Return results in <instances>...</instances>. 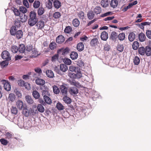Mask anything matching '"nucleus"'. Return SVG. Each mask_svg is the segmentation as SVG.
I'll return each instance as SVG.
<instances>
[{
    "label": "nucleus",
    "mask_w": 151,
    "mask_h": 151,
    "mask_svg": "<svg viewBox=\"0 0 151 151\" xmlns=\"http://www.w3.org/2000/svg\"><path fill=\"white\" fill-rule=\"evenodd\" d=\"M61 91L63 95H66L67 93V88L65 86V84L60 86V87Z\"/></svg>",
    "instance_id": "nucleus-5"
},
{
    "label": "nucleus",
    "mask_w": 151,
    "mask_h": 151,
    "mask_svg": "<svg viewBox=\"0 0 151 151\" xmlns=\"http://www.w3.org/2000/svg\"><path fill=\"white\" fill-rule=\"evenodd\" d=\"M70 55V58L72 60L76 59L78 57V53L75 52H72Z\"/></svg>",
    "instance_id": "nucleus-30"
},
{
    "label": "nucleus",
    "mask_w": 151,
    "mask_h": 151,
    "mask_svg": "<svg viewBox=\"0 0 151 151\" xmlns=\"http://www.w3.org/2000/svg\"><path fill=\"white\" fill-rule=\"evenodd\" d=\"M69 70L70 71L74 72L75 73H76L77 70H78V68H76L75 66L71 65L69 66Z\"/></svg>",
    "instance_id": "nucleus-45"
},
{
    "label": "nucleus",
    "mask_w": 151,
    "mask_h": 151,
    "mask_svg": "<svg viewBox=\"0 0 151 151\" xmlns=\"http://www.w3.org/2000/svg\"><path fill=\"white\" fill-rule=\"evenodd\" d=\"M118 1L117 0H111L110 2V6L113 8H116L118 5Z\"/></svg>",
    "instance_id": "nucleus-14"
},
{
    "label": "nucleus",
    "mask_w": 151,
    "mask_h": 151,
    "mask_svg": "<svg viewBox=\"0 0 151 151\" xmlns=\"http://www.w3.org/2000/svg\"><path fill=\"white\" fill-rule=\"evenodd\" d=\"M139 39L141 42H144L145 40L146 37L145 35L143 33H141L139 35Z\"/></svg>",
    "instance_id": "nucleus-18"
},
{
    "label": "nucleus",
    "mask_w": 151,
    "mask_h": 151,
    "mask_svg": "<svg viewBox=\"0 0 151 151\" xmlns=\"http://www.w3.org/2000/svg\"><path fill=\"white\" fill-rule=\"evenodd\" d=\"M60 70L63 72L66 71L68 69L67 66L64 64H60Z\"/></svg>",
    "instance_id": "nucleus-25"
},
{
    "label": "nucleus",
    "mask_w": 151,
    "mask_h": 151,
    "mask_svg": "<svg viewBox=\"0 0 151 151\" xmlns=\"http://www.w3.org/2000/svg\"><path fill=\"white\" fill-rule=\"evenodd\" d=\"M98 40L97 38H94L92 39L90 42V45L91 46H94L98 43Z\"/></svg>",
    "instance_id": "nucleus-21"
},
{
    "label": "nucleus",
    "mask_w": 151,
    "mask_h": 151,
    "mask_svg": "<svg viewBox=\"0 0 151 151\" xmlns=\"http://www.w3.org/2000/svg\"><path fill=\"white\" fill-rule=\"evenodd\" d=\"M118 37L119 39L120 40L123 41L125 38V34L123 33H121L119 35Z\"/></svg>",
    "instance_id": "nucleus-51"
},
{
    "label": "nucleus",
    "mask_w": 151,
    "mask_h": 151,
    "mask_svg": "<svg viewBox=\"0 0 151 151\" xmlns=\"http://www.w3.org/2000/svg\"><path fill=\"white\" fill-rule=\"evenodd\" d=\"M63 101L64 102L67 104H70L71 103V99L69 97L65 96L63 98Z\"/></svg>",
    "instance_id": "nucleus-39"
},
{
    "label": "nucleus",
    "mask_w": 151,
    "mask_h": 151,
    "mask_svg": "<svg viewBox=\"0 0 151 151\" xmlns=\"http://www.w3.org/2000/svg\"><path fill=\"white\" fill-rule=\"evenodd\" d=\"M72 28L71 27L68 26L66 27L64 29V32L66 33H69L72 31Z\"/></svg>",
    "instance_id": "nucleus-56"
},
{
    "label": "nucleus",
    "mask_w": 151,
    "mask_h": 151,
    "mask_svg": "<svg viewBox=\"0 0 151 151\" xmlns=\"http://www.w3.org/2000/svg\"><path fill=\"white\" fill-rule=\"evenodd\" d=\"M53 5L55 8L58 9L61 6V2L58 0H56L54 2Z\"/></svg>",
    "instance_id": "nucleus-22"
},
{
    "label": "nucleus",
    "mask_w": 151,
    "mask_h": 151,
    "mask_svg": "<svg viewBox=\"0 0 151 151\" xmlns=\"http://www.w3.org/2000/svg\"><path fill=\"white\" fill-rule=\"evenodd\" d=\"M69 52V49L67 47L65 49L62 48L59 49L58 50V53H62V55H65L68 54Z\"/></svg>",
    "instance_id": "nucleus-4"
},
{
    "label": "nucleus",
    "mask_w": 151,
    "mask_h": 151,
    "mask_svg": "<svg viewBox=\"0 0 151 151\" xmlns=\"http://www.w3.org/2000/svg\"><path fill=\"white\" fill-rule=\"evenodd\" d=\"M33 96L36 99H39L40 97V95L39 93L37 91H34L32 92Z\"/></svg>",
    "instance_id": "nucleus-33"
},
{
    "label": "nucleus",
    "mask_w": 151,
    "mask_h": 151,
    "mask_svg": "<svg viewBox=\"0 0 151 151\" xmlns=\"http://www.w3.org/2000/svg\"><path fill=\"white\" fill-rule=\"evenodd\" d=\"M25 47L24 45L23 44H20L18 48L19 52L21 53H23L25 50Z\"/></svg>",
    "instance_id": "nucleus-29"
},
{
    "label": "nucleus",
    "mask_w": 151,
    "mask_h": 151,
    "mask_svg": "<svg viewBox=\"0 0 151 151\" xmlns=\"http://www.w3.org/2000/svg\"><path fill=\"white\" fill-rule=\"evenodd\" d=\"M15 95L13 93H10L9 95L8 99L11 101H14L15 99Z\"/></svg>",
    "instance_id": "nucleus-43"
},
{
    "label": "nucleus",
    "mask_w": 151,
    "mask_h": 151,
    "mask_svg": "<svg viewBox=\"0 0 151 151\" xmlns=\"http://www.w3.org/2000/svg\"><path fill=\"white\" fill-rule=\"evenodd\" d=\"M21 22L20 20L16 19L15 21L14 25L15 26V27L18 28L21 26Z\"/></svg>",
    "instance_id": "nucleus-61"
},
{
    "label": "nucleus",
    "mask_w": 151,
    "mask_h": 151,
    "mask_svg": "<svg viewBox=\"0 0 151 151\" xmlns=\"http://www.w3.org/2000/svg\"><path fill=\"white\" fill-rule=\"evenodd\" d=\"M12 113L14 114H17L18 110L16 107L12 106L11 109Z\"/></svg>",
    "instance_id": "nucleus-58"
},
{
    "label": "nucleus",
    "mask_w": 151,
    "mask_h": 151,
    "mask_svg": "<svg viewBox=\"0 0 151 151\" xmlns=\"http://www.w3.org/2000/svg\"><path fill=\"white\" fill-rule=\"evenodd\" d=\"M48 89L47 88L45 90H43L42 91V95H50V93L48 92Z\"/></svg>",
    "instance_id": "nucleus-55"
},
{
    "label": "nucleus",
    "mask_w": 151,
    "mask_h": 151,
    "mask_svg": "<svg viewBox=\"0 0 151 151\" xmlns=\"http://www.w3.org/2000/svg\"><path fill=\"white\" fill-rule=\"evenodd\" d=\"M32 51V57H35L38 55V52L36 49L34 48Z\"/></svg>",
    "instance_id": "nucleus-46"
},
{
    "label": "nucleus",
    "mask_w": 151,
    "mask_h": 151,
    "mask_svg": "<svg viewBox=\"0 0 151 151\" xmlns=\"http://www.w3.org/2000/svg\"><path fill=\"white\" fill-rule=\"evenodd\" d=\"M46 73L47 76L50 78H52L54 77V73L51 70H48L46 71Z\"/></svg>",
    "instance_id": "nucleus-28"
},
{
    "label": "nucleus",
    "mask_w": 151,
    "mask_h": 151,
    "mask_svg": "<svg viewBox=\"0 0 151 151\" xmlns=\"http://www.w3.org/2000/svg\"><path fill=\"white\" fill-rule=\"evenodd\" d=\"M145 52L146 55L147 56H150L151 55V49L149 47L146 46L145 47Z\"/></svg>",
    "instance_id": "nucleus-35"
},
{
    "label": "nucleus",
    "mask_w": 151,
    "mask_h": 151,
    "mask_svg": "<svg viewBox=\"0 0 151 151\" xmlns=\"http://www.w3.org/2000/svg\"><path fill=\"white\" fill-rule=\"evenodd\" d=\"M146 34L147 38L149 39H151V31L147 30L146 32Z\"/></svg>",
    "instance_id": "nucleus-64"
},
{
    "label": "nucleus",
    "mask_w": 151,
    "mask_h": 151,
    "mask_svg": "<svg viewBox=\"0 0 151 151\" xmlns=\"http://www.w3.org/2000/svg\"><path fill=\"white\" fill-rule=\"evenodd\" d=\"M78 92V90L75 87H70L69 90V92L71 94H77Z\"/></svg>",
    "instance_id": "nucleus-10"
},
{
    "label": "nucleus",
    "mask_w": 151,
    "mask_h": 151,
    "mask_svg": "<svg viewBox=\"0 0 151 151\" xmlns=\"http://www.w3.org/2000/svg\"><path fill=\"white\" fill-rule=\"evenodd\" d=\"M0 141L2 144L4 145H6L8 143V141L6 139L4 138L1 139Z\"/></svg>",
    "instance_id": "nucleus-62"
},
{
    "label": "nucleus",
    "mask_w": 151,
    "mask_h": 151,
    "mask_svg": "<svg viewBox=\"0 0 151 151\" xmlns=\"http://www.w3.org/2000/svg\"><path fill=\"white\" fill-rule=\"evenodd\" d=\"M118 34L117 33L114 32H112L111 34L110 38L113 40H115L117 38Z\"/></svg>",
    "instance_id": "nucleus-23"
},
{
    "label": "nucleus",
    "mask_w": 151,
    "mask_h": 151,
    "mask_svg": "<svg viewBox=\"0 0 151 151\" xmlns=\"http://www.w3.org/2000/svg\"><path fill=\"white\" fill-rule=\"evenodd\" d=\"M5 135L6 136V138L8 139H10L12 138L13 134L11 132H6Z\"/></svg>",
    "instance_id": "nucleus-44"
},
{
    "label": "nucleus",
    "mask_w": 151,
    "mask_h": 151,
    "mask_svg": "<svg viewBox=\"0 0 151 151\" xmlns=\"http://www.w3.org/2000/svg\"><path fill=\"white\" fill-rule=\"evenodd\" d=\"M37 108L40 112L42 113L44 111L45 109L41 104H39L37 106Z\"/></svg>",
    "instance_id": "nucleus-41"
},
{
    "label": "nucleus",
    "mask_w": 151,
    "mask_h": 151,
    "mask_svg": "<svg viewBox=\"0 0 151 151\" xmlns=\"http://www.w3.org/2000/svg\"><path fill=\"white\" fill-rule=\"evenodd\" d=\"M101 4L103 7L106 8L108 6L109 2L108 0H101Z\"/></svg>",
    "instance_id": "nucleus-13"
},
{
    "label": "nucleus",
    "mask_w": 151,
    "mask_h": 151,
    "mask_svg": "<svg viewBox=\"0 0 151 151\" xmlns=\"http://www.w3.org/2000/svg\"><path fill=\"white\" fill-rule=\"evenodd\" d=\"M25 99L27 103L29 104H33L34 102L32 97L29 95H27L25 97Z\"/></svg>",
    "instance_id": "nucleus-8"
},
{
    "label": "nucleus",
    "mask_w": 151,
    "mask_h": 151,
    "mask_svg": "<svg viewBox=\"0 0 151 151\" xmlns=\"http://www.w3.org/2000/svg\"><path fill=\"white\" fill-rule=\"evenodd\" d=\"M73 25L76 27H78L80 24V22L78 19H74L72 22Z\"/></svg>",
    "instance_id": "nucleus-26"
},
{
    "label": "nucleus",
    "mask_w": 151,
    "mask_h": 151,
    "mask_svg": "<svg viewBox=\"0 0 151 151\" xmlns=\"http://www.w3.org/2000/svg\"><path fill=\"white\" fill-rule=\"evenodd\" d=\"M139 45V44L137 41L134 42L132 45V48L134 50H136L138 48Z\"/></svg>",
    "instance_id": "nucleus-36"
},
{
    "label": "nucleus",
    "mask_w": 151,
    "mask_h": 151,
    "mask_svg": "<svg viewBox=\"0 0 151 151\" xmlns=\"http://www.w3.org/2000/svg\"><path fill=\"white\" fill-rule=\"evenodd\" d=\"M27 19V16L24 14H22V15L20 16L21 22H26Z\"/></svg>",
    "instance_id": "nucleus-31"
},
{
    "label": "nucleus",
    "mask_w": 151,
    "mask_h": 151,
    "mask_svg": "<svg viewBox=\"0 0 151 151\" xmlns=\"http://www.w3.org/2000/svg\"><path fill=\"white\" fill-rule=\"evenodd\" d=\"M16 106L19 110H22L23 108V101L20 100L17 101L16 103Z\"/></svg>",
    "instance_id": "nucleus-6"
},
{
    "label": "nucleus",
    "mask_w": 151,
    "mask_h": 151,
    "mask_svg": "<svg viewBox=\"0 0 151 151\" xmlns=\"http://www.w3.org/2000/svg\"><path fill=\"white\" fill-rule=\"evenodd\" d=\"M77 50L79 51H82L84 48V45L83 42H80L78 43L77 45Z\"/></svg>",
    "instance_id": "nucleus-15"
},
{
    "label": "nucleus",
    "mask_w": 151,
    "mask_h": 151,
    "mask_svg": "<svg viewBox=\"0 0 151 151\" xmlns=\"http://www.w3.org/2000/svg\"><path fill=\"white\" fill-rule=\"evenodd\" d=\"M45 10L43 8H40L38 10L37 13L39 15H42L44 12Z\"/></svg>",
    "instance_id": "nucleus-53"
},
{
    "label": "nucleus",
    "mask_w": 151,
    "mask_h": 151,
    "mask_svg": "<svg viewBox=\"0 0 151 151\" xmlns=\"http://www.w3.org/2000/svg\"><path fill=\"white\" fill-rule=\"evenodd\" d=\"M53 91L55 94H58L60 91L59 88L56 86L54 85L53 86Z\"/></svg>",
    "instance_id": "nucleus-37"
},
{
    "label": "nucleus",
    "mask_w": 151,
    "mask_h": 151,
    "mask_svg": "<svg viewBox=\"0 0 151 151\" xmlns=\"http://www.w3.org/2000/svg\"><path fill=\"white\" fill-rule=\"evenodd\" d=\"M16 37L18 39H21L22 37L23 33L22 30H19L17 31L16 33Z\"/></svg>",
    "instance_id": "nucleus-19"
},
{
    "label": "nucleus",
    "mask_w": 151,
    "mask_h": 151,
    "mask_svg": "<svg viewBox=\"0 0 151 151\" xmlns=\"http://www.w3.org/2000/svg\"><path fill=\"white\" fill-rule=\"evenodd\" d=\"M37 20L29 18L28 21V24L30 26H33L37 23Z\"/></svg>",
    "instance_id": "nucleus-16"
},
{
    "label": "nucleus",
    "mask_w": 151,
    "mask_h": 151,
    "mask_svg": "<svg viewBox=\"0 0 151 151\" xmlns=\"http://www.w3.org/2000/svg\"><path fill=\"white\" fill-rule=\"evenodd\" d=\"M18 85L21 86H25V82L22 80H20L17 81Z\"/></svg>",
    "instance_id": "nucleus-52"
},
{
    "label": "nucleus",
    "mask_w": 151,
    "mask_h": 151,
    "mask_svg": "<svg viewBox=\"0 0 151 151\" xmlns=\"http://www.w3.org/2000/svg\"><path fill=\"white\" fill-rule=\"evenodd\" d=\"M32 110L31 109H28L27 106L23 108L22 111L23 114L26 117L28 116L29 115L32 113Z\"/></svg>",
    "instance_id": "nucleus-2"
},
{
    "label": "nucleus",
    "mask_w": 151,
    "mask_h": 151,
    "mask_svg": "<svg viewBox=\"0 0 151 151\" xmlns=\"http://www.w3.org/2000/svg\"><path fill=\"white\" fill-rule=\"evenodd\" d=\"M56 44L55 42H51L49 45V47L51 50H53L56 48Z\"/></svg>",
    "instance_id": "nucleus-47"
},
{
    "label": "nucleus",
    "mask_w": 151,
    "mask_h": 151,
    "mask_svg": "<svg viewBox=\"0 0 151 151\" xmlns=\"http://www.w3.org/2000/svg\"><path fill=\"white\" fill-rule=\"evenodd\" d=\"M94 13L96 14H99L101 12V8L100 6H96L94 9Z\"/></svg>",
    "instance_id": "nucleus-32"
},
{
    "label": "nucleus",
    "mask_w": 151,
    "mask_h": 151,
    "mask_svg": "<svg viewBox=\"0 0 151 151\" xmlns=\"http://www.w3.org/2000/svg\"><path fill=\"white\" fill-rule=\"evenodd\" d=\"M56 107L59 110H63L64 108V106L60 102H58L57 104Z\"/></svg>",
    "instance_id": "nucleus-54"
},
{
    "label": "nucleus",
    "mask_w": 151,
    "mask_h": 151,
    "mask_svg": "<svg viewBox=\"0 0 151 151\" xmlns=\"http://www.w3.org/2000/svg\"><path fill=\"white\" fill-rule=\"evenodd\" d=\"M78 65L81 67H83L84 66V62L81 60H78L77 63Z\"/></svg>",
    "instance_id": "nucleus-60"
},
{
    "label": "nucleus",
    "mask_w": 151,
    "mask_h": 151,
    "mask_svg": "<svg viewBox=\"0 0 151 151\" xmlns=\"http://www.w3.org/2000/svg\"><path fill=\"white\" fill-rule=\"evenodd\" d=\"M65 41V38L62 35L58 36L56 39V42L57 43L60 44L63 42Z\"/></svg>",
    "instance_id": "nucleus-9"
},
{
    "label": "nucleus",
    "mask_w": 151,
    "mask_h": 151,
    "mask_svg": "<svg viewBox=\"0 0 151 151\" xmlns=\"http://www.w3.org/2000/svg\"><path fill=\"white\" fill-rule=\"evenodd\" d=\"M59 55L58 54H56L52 57L51 61L53 63H55L57 60L58 59Z\"/></svg>",
    "instance_id": "nucleus-40"
},
{
    "label": "nucleus",
    "mask_w": 151,
    "mask_h": 151,
    "mask_svg": "<svg viewBox=\"0 0 151 151\" xmlns=\"http://www.w3.org/2000/svg\"><path fill=\"white\" fill-rule=\"evenodd\" d=\"M135 37V35L133 32L130 33L128 35V39L130 42H132L134 40Z\"/></svg>",
    "instance_id": "nucleus-17"
},
{
    "label": "nucleus",
    "mask_w": 151,
    "mask_h": 151,
    "mask_svg": "<svg viewBox=\"0 0 151 151\" xmlns=\"http://www.w3.org/2000/svg\"><path fill=\"white\" fill-rule=\"evenodd\" d=\"M13 10L16 16H19L20 15V11L18 10L17 9L14 8Z\"/></svg>",
    "instance_id": "nucleus-63"
},
{
    "label": "nucleus",
    "mask_w": 151,
    "mask_h": 151,
    "mask_svg": "<svg viewBox=\"0 0 151 151\" xmlns=\"http://www.w3.org/2000/svg\"><path fill=\"white\" fill-rule=\"evenodd\" d=\"M36 84L42 86L45 83V81L42 79L37 78L35 81Z\"/></svg>",
    "instance_id": "nucleus-12"
},
{
    "label": "nucleus",
    "mask_w": 151,
    "mask_h": 151,
    "mask_svg": "<svg viewBox=\"0 0 151 151\" xmlns=\"http://www.w3.org/2000/svg\"><path fill=\"white\" fill-rule=\"evenodd\" d=\"M140 59L137 56L135 57L133 59L134 63L135 65H138L139 64L140 62Z\"/></svg>",
    "instance_id": "nucleus-48"
},
{
    "label": "nucleus",
    "mask_w": 151,
    "mask_h": 151,
    "mask_svg": "<svg viewBox=\"0 0 151 151\" xmlns=\"http://www.w3.org/2000/svg\"><path fill=\"white\" fill-rule=\"evenodd\" d=\"M1 82L4 84V89L6 91H9L11 88V86L7 81L5 80H2Z\"/></svg>",
    "instance_id": "nucleus-1"
},
{
    "label": "nucleus",
    "mask_w": 151,
    "mask_h": 151,
    "mask_svg": "<svg viewBox=\"0 0 151 151\" xmlns=\"http://www.w3.org/2000/svg\"><path fill=\"white\" fill-rule=\"evenodd\" d=\"M101 37L102 40H106L108 37V33L105 31L101 33Z\"/></svg>",
    "instance_id": "nucleus-11"
},
{
    "label": "nucleus",
    "mask_w": 151,
    "mask_h": 151,
    "mask_svg": "<svg viewBox=\"0 0 151 151\" xmlns=\"http://www.w3.org/2000/svg\"><path fill=\"white\" fill-rule=\"evenodd\" d=\"M30 18L37 20L36 16V13L33 11H31L30 13Z\"/></svg>",
    "instance_id": "nucleus-27"
},
{
    "label": "nucleus",
    "mask_w": 151,
    "mask_h": 151,
    "mask_svg": "<svg viewBox=\"0 0 151 151\" xmlns=\"http://www.w3.org/2000/svg\"><path fill=\"white\" fill-rule=\"evenodd\" d=\"M1 57L3 59L7 60H9L11 59L9 53L6 50H4L2 52Z\"/></svg>",
    "instance_id": "nucleus-3"
},
{
    "label": "nucleus",
    "mask_w": 151,
    "mask_h": 151,
    "mask_svg": "<svg viewBox=\"0 0 151 151\" xmlns=\"http://www.w3.org/2000/svg\"><path fill=\"white\" fill-rule=\"evenodd\" d=\"M64 63L68 65H70L71 63V60L68 58H65L63 60Z\"/></svg>",
    "instance_id": "nucleus-50"
},
{
    "label": "nucleus",
    "mask_w": 151,
    "mask_h": 151,
    "mask_svg": "<svg viewBox=\"0 0 151 151\" xmlns=\"http://www.w3.org/2000/svg\"><path fill=\"white\" fill-rule=\"evenodd\" d=\"M43 97L45 103L48 104H50L51 103V99L47 96L44 95Z\"/></svg>",
    "instance_id": "nucleus-24"
},
{
    "label": "nucleus",
    "mask_w": 151,
    "mask_h": 151,
    "mask_svg": "<svg viewBox=\"0 0 151 151\" xmlns=\"http://www.w3.org/2000/svg\"><path fill=\"white\" fill-rule=\"evenodd\" d=\"M78 15L80 19H83L84 18V14L83 12H80L78 13Z\"/></svg>",
    "instance_id": "nucleus-59"
},
{
    "label": "nucleus",
    "mask_w": 151,
    "mask_h": 151,
    "mask_svg": "<svg viewBox=\"0 0 151 151\" xmlns=\"http://www.w3.org/2000/svg\"><path fill=\"white\" fill-rule=\"evenodd\" d=\"M10 33L11 35L15 36L17 32L16 27L14 26H12L10 28Z\"/></svg>",
    "instance_id": "nucleus-20"
},
{
    "label": "nucleus",
    "mask_w": 151,
    "mask_h": 151,
    "mask_svg": "<svg viewBox=\"0 0 151 151\" xmlns=\"http://www.w3.org/2000/svg\"><path fill=\"white\" fill-rule=\"evenodd\" d=\"M11 50L12 52L14 53H16L19 50L18 47L15 45L11 46Z\"/></svg>",
    "instance_id": "nucleus-49"
},
{
    "label": "nucleus",
    "mask_w": 151,
    "mask_h": 151,
    "mask_svg": "<svg viewBox=\"0 0 151 151\" xmlns=\"http://www.w3.org/2000/svg\"><path fill=\"white\" fill-rule=\"evenodd\" d=\"M36 26L38 29H42L45 26L44 22L42 21H40L37 22Z\"/></svg>",
    "instance_id": "nucleus-7"
},
{
    "label": "nucleus",
    "mask_w": 151,
    "mask_h": 151,
    "mask_svg": "<svg viewBox=\"0 0 151 151\" xmlns=\"http://www.w3.org/2000/svg\"><path fill=\"white\" fill-rule=\"evenodd\" d=\"M46 6L48 9H51L52 7V2L48 1L46 3Z\"/></svg>",
    "instance_id": "nucleus-57"
},
{
    "label": "nucleus",
    "mask_w": 151,
    "mask_h": 151,
    "mask_svg": "<svg viewBox=\"0 0 151 151\" xmlns=\"http://www.w3.org/2000/svg\"><path fill=\"white\" fill-rule=\"evenodd\" d=\"M139 53L141 55H144L145 52V49L143 47H140L138 49Z\"/></svg>",
    "instance_id": "nucleus-34"
},
{
    "label": "nucleus",
    "mask_w": 151,
    "mask_h": 151,
    "mask_svg": "<svg viewBox=\"0 0 151 151\" xmlns=\"http://www.w3.org/2000/svg\"><path fill=\"white\" fill-rule=\"evenodd\" d=\"M61 16L60 13L59 12H56L53 14V17L55 19L59 18Z\"/></svg>",
    "instance_id": "nucleus-42"
},
{
    "label": "nucleus",
    "mask_w": 151,
    "mask_h": 151,
    "mask_svg": "<svg viewBox=\"0 0 151 151\" xmlns=\"http://www.w3.org/2000/svg\"><path fill=\"white\" fill-rule=\"evenodd\" d=\"M87 16L89 19H91L93 18L94 14L93 12L90 11L88 12Z\"/></svg>",
    "instance_id": "nucleus-38"
}]
</instances>
